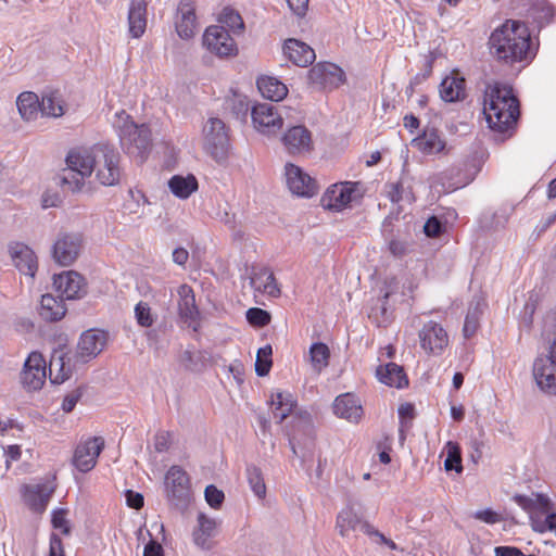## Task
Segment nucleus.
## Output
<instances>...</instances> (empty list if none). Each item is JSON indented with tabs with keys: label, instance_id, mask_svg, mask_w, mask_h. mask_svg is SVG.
I'll return each mask as SVG.
<instances>
[{
	"label": "nucleus",
	"instance_id": "nucleus-27",
	"mask_svg": "<svg viewBox=\"0 0 556 556\" xmlns=\"http://www.w3.org/2000/svg\"><path fill=\"white\" fill-rule=\"evenodd\" d=\"M333 413L349 422H358L364 414L359 399L352 393L340 394L333 402Z\"/></svg>",
	"mask_w": 556,
	"mask_h": 556
},
{
	"label": "nucleus",
	"instance_id": "nucleus-8",
	"mask_svg": "<svg viewBox=\"0 0 556 556\" xmlns=\"http://www.w3.org/2000/svg\"><path fill=\"white\" fill-rule=\"evenodd\" d=\"M119 154L108 144H98L96 177L103 186H114L121 177Z\"/></svg>",
	"mask_w": 556,
	"mask_h": 556
},
{
	"label": "nucleus",
	"instance_id": "nucleus-6",
	"mask_svg": "<svg viewBox=\"0 0 556 556\" xmlns=\"http://www.w3.org/2000/svg\"><path fill=\"white\" fill-rule=\"evenodd\" d=\"M201 144L203 150L217 162L227 159L230 140L229 128L218 117H210L202 127Z\"/></svg>",
	"mask_w": 556,
	"mask_h": 556
},
{
	"label": "nucleus",
	"instance_id": "nucleus-5",
	"mask_svg": "<svg viewBox=\"0 0 556 556\" xmlns=\"http://www.w3.org/2000/svg\"><path fill=\"white\" fill-rule=\"evenodd\" d=\"M365 193L359 181H341L330 185L320 199L321 206L330 212L340 213L357 204Z\"/></svg>",
	"mask_w": 556,
	"mask_h": 556
},
{
	"label": "nucleus",
	"instance_id": "nucleus-40",
	"mask_svg": "<svg viewBox=\"0 0 556 556\" xmlns=\"http://www.w3.org/2000/svg\"><path fill=\"white\" fill-rule=\"evenodd\" d=\"M295 408V401L290 393L277 392L271 395V410L278 422L283 421Z\"/></svg>",
	"mask_w": 556,
	"mask_h": 556
},
{
	"label": "nucleus",
	"instance_id": "nucleus-55",
	"mask_svg": "<svg viewBox=\"0 0 556 556\" xmlns=\"http://www.w3.org/2000/svg\"><path fill=\"white\" fill-rule=\"evenodd\" d=\"M473 518L488 525H494L502 520L501 515L490 508L475 511Z\"/></svg>",
	"mask_w": 556,
	"mask_h": 556
},
{
	"label": "nucleus",
	"instance_id": "nucleus-18",
	"mask_svg": "<svg viewBox=\"0 0 556 556\" xmlns=\"http://www.w3.org/2000/svg\"><path fill=\"white\" fill-rule=\"evenodd\" d=\"M220 520L199 513L197 523L192 529L191 538L193 544L202 549L210 551L214 547V538L218 534Z\"/></svg>",
	"mask_w": 556,
	"mask_h": 556
},
{
	"label": "nucleus",
	"instance_id": "nucleus-15",
	"mask_svg": "<svg viewBox=\"0 0 556 556\" xmlns=\"http://www.w3.org/2000/svg\"><path fill=\"white\" fill-rule=\"evenodd\" d=\"M104 447V440L101 437L81 440L73 455V465L80 472H88L94 468L98 457Z\"/></svg>",
	"mask_w": 556,
	"mask_h": 556
},
{
	"label": "nucleus",
	"instance_id": "nucleus-10",
	"mask_svg": "<svg viewBox=\"0 0 556 556\" xmlns=\"http://www.w3.org/2000/svg\"><path fill=\"white\" fill-rule=\"evenodd\" d=\"M167 498L175 505H185L190 500V480L179 466H172L165 475Z\"/></svg>",
	"mask_w": 556,
	"mask_h": 556
},
{
	"label": "nucleus",
	"instance_id": "nucleus-37",
	"mask_svg": "<svg viewBox=\"0 0 556 556\" xmlns=\"http://www.w3.org/2000/svg\"><path fill=\"white\" fill-rule=\"evenodd\" d=\"M17 110L24 121H34L41 113V101L34 92H22L16 100Z\"/></svg>",
	"mask_w": 556,
	"mask_h": 556
},
{
	"label": "nucleus",
	"instance_id": "nucleus-53",
	"mask_svg": "<svg viewBox=\"0 0 556 556\" xmlns=\"http://www.w3.org/2000/svg\"><path fill=\"white\" fill-rule=\"evenodd\" d=\"M247 319L252 325L265 326L270 321V316L266 311H264L262 308L253 307V308L248 309Z\"/></svg>",
	"mask_w": 556,
	"mask_h": 556
},
{
	"label": "nucleus",
	"instance_id": "nucleus-58",
	"mask_svg": "<svg viewBox=\"0 0 556 556\" xmlns=\"http://www.w3.org/2000/svg\"><path fill=\"white\" fill-rule=\"evenodd\" d=\"M49 556H65L62 541L56 534L50 538Z\"/></svg>",
	"mask_w": 556,
	"mask_h": 556
},
{
	"label": "nucleus",
	"instance_id": "nucleus-41",
	"mask_svg": "<svg viewBox=\"0 0 556 556\" xmlns=\"http://www.w3.org/2000/svg\"><path fill=\"white\" fill-rule=\"evenodd\" d=\"M329 348L321 342H315L308 350L307 361L315 374H320L329 364Z\"/></svg>",
	"mask_w": 556,
	"mask_h": 556
},
{
	"label": "nucleus",
	"instance_id": "nucleus-42",
	"mask_svg": "<svg viewBox=\"0 0 556 556\" xmlns=\"http://www.w3.org/2000/svg\"><path fill=\"white\" fill-rule=\"evenodd\" d=\"M41 114L48 117H60L65 113V102L59 92L52 91L42 96Z\"/></svg>",
	"mask_w": 556,
	"mask_h": 556
},
{
	"label": "nucleus",
	"instance_id": "nucleus-63",
	"mask_svg": "<svg viewBox=\"0 0 556 556\" xmlns=\"http://www.w3.org/2000/svg\"><path fill=\"white\" fill-rule=\"evenodd\" d=\"M126 501L127 505L135 509H139L143 506V496L130 490L126 492Z\"/></svg>",
	"mask_w": 556,
	"mask_h": 556
},
{
	"label": "nucleus",
	"instance_id": "nucleus-56",
	"mask_svg": "<svg viewBox=\"0 0 556 556\" xmlns=\"http://www.w3.org/2000/svg\"><path fill=\"white\" fill-rule=\"evenodd\" d=\"M441 229L442 225L437 217L429 218L424 226V231L428 237H437Z\"/></svg>",
	"mask_w": 556,
	"mask_h": 556
},
{
	"label": "nucleus",
	"instance_id": "nucleus-39",
	"mask_svg": "<svg viewBox=\"0 0 556 556\" xmlns=\"http://www.w3.org/2000/svg\"><path fill=\"white\" fill-rule=\"evenodd\" d=\"M416 148L426 154H437L445 149V140L435 129L426 130L422 136L414 140Z\"/></svg>",
	"mask_w": 556,
	"mask_h": 556
},
{
	"label": "nucleus",
	"instance_id": "nucleus-11",
	"mask_svg": "<svg viewBox=\"0 0 556 556\" xmlns=\"http://www.w3.org/2000/svg\"><path fill=\"white\" fill-rule=\"evenodd\" d=\"M419 344L428 355L439 356L448 345L446 330L437 321L430 320L424 324L418 332Z\"/></svg>",
	"mask_w": 556,
	"mask_h": 556
},
{
	"label": "nucleus",
	"instance_id": "nucleus-35",
	"mask_svg": "<svg viewBox=\"0 0 556 556\" xmlns=\"http://www.w3.org/2000/svg\"><path fill=\"white\" fill-rule=\"evenodd\" d=\"M378 380L389 387L403 388L407 384L403 368L394 363L380 366L376 370Z\"/></svg>",
	"mask_w": 556,
	"mask_h": 556
},
{
	"label": "nucleus",
	"instance_id": "nucleus-57",
	"mask_svg": "<svg viewBox=\"0 0 556 556\" xmlns=\"http://www.w3.org/2000/svg\"><path fill=\"white\" fill-rule=\"evenodd\" d=\"M79 399H80V393L78 391H73V392L68 393L63 399L62 409L65 413H71L74 409V407L76 406Z\"/></svg>",
	"mask_w": 556,
	"mask_h": 556
},
{
	"label": "nucleus",
	"instance_id": "nucleus-19",
	"mask_svg": "<svg viewBox=\"0 0 556 556\" xmlns=\"http://www.w3.org/2000/svg\"><path fill=\"white\" fill-rule=\"evenodd\" d=\"M308 80L318 88L333 89L343 84L344 72L330 62L317 63L309 70Z\"/></svg>",
	"mask_w": 556,
	"mask_h": 556
},
{
	"label": "nucleus",
	"instance_id": "nucleus-54",
	"mask_svg": "<svg viewBox=\"0 0 556 556\" xmlns=\"http://www.w3.org/2000/svg\"><path fill=\"white\" fill-rule=\"evenodd\" d=\"M205 501L213 508H218L224 501L223 491L218 490L215 485H207L204 491Z\"/></svg>",
	"mask_w": 556,
	"mask_h": 556
},
{
	"label": "nucleus",
	"instance_id": "nucleus-29",
	"mask_svg": "<svg viewBox=\"0 0 556 556\" xmlns=\"http://www.w3.org/2000/svg\"><path fill=\"white\" fill-rule=\"evenodd\" d=\"M440 97L445 102L460 101L466 96L465 78L456 71L446 75L439 86Z\"/></svg>",
	"mask_w": 556,
	"mask_h": 556
},
{
	"label": "nucleus",
	"instance_id": "nucleus-48",
	"mask_svg": "<svg viewBox=\"0 0 556 556\" xmlns=\"http://www.w3.org/2000/svg\"><path fill=\"white\" fill-rule=\"evenodd\" d=\"M135 318L139 326L149 328L155 323L156 315L152 312L148 303L140 301L135 306Z\"/></svg>",
	"mask_w": 556,
	"mask_h": 556
},
{
	"label": "nucleus",
	"instance_id": "nucleus-22",
	"mask_svg": "<svg viewBox=\"0 0 556 556\" xmlns=\"http://www.w3.org/2000/svg\"><path fill=\"white\" fill-rule=\"evenodd\" d=\"M533 378L543 393L556 395V361L553 357H538L534 361Z\"/></svg>",
	"mask_w": 556,
	"mask_h": 556
},
{
	"label": "nucleus",
	"instance_id": "nucleus-14",
	"mask_svg": "<svg viewBox=\"0 0 556 556\" xmlns=\"http://www.w3.org/2000/svg\"><path fill=\"white\" fill-rule=\"evenodd\" d=\"M285 177L289 190L298 197L312 198L318 191L316 180L293 163L286 164Z\"/></svg>",
	"mask_w": 556,
	"mask_h": 556
},
{
	"label": "nucleus",
	"instance_id": "nucleus-4",
	"mask_svg": "<svg viewBox=\"0 0 556 556\" xmlns=\"http://www.w3.org/2000/svg\"><path fill=\"white\" fill-rule=\"evenodd\" d=\"M111 123L126 152L144 160L151 142L149 128L144 124L137 125L124 110L115 112Z\"/></svg>",
	"mask_w": 556,
	"mask_h": 556
},
{
	"label": "nucleus",
	"instance_id": "nucleus-62",
	"mask_svg": "<svg viewBox=\"0 0 556 556\" xmlns=\"http://www.w3.org/2000/svg\"><path fill=\"white\" fill-rule=\"evenodd\" d=\"M61 200L56 192L46 191L42 194L41 203L45 208L58 206Z\"/></svg>",
	"mask_w": 556,
	"mask_h": 556
},
{
	"label": "nucleus",
	"instance_id": "nucleus-30",
	"mask_svg": "<svg viewBox=\"0 0 556 556\" xmlns=\"http://www.w3.org/2000/svg\"><path fill=\"white\" fill-rule=\"evenodd\" d=\"M368 525L352 506H346L337 516L336 529L340 536L350 538L357 530L363 531V526Z\"/></svg>",
	"mask_w": 556,
	"mask_h": 556
},
{
	"label": "nucleus",
	"instance_id": "nucleus-17",
	"mask_svg": "<svg viewBox=\"0 0 556 556\" xmlns=\"http://www.w3.org/2000/svg\"><path fill=\"white\" fill-rule=\"evenodd\" d=\"M53 287L65 300L80 299L86 294V280L75 270H65L53 276Z\"/></svg>",
	"mask_w": 556,
	"mask_h": 556
},
{
	"label": "nucleus",
	"instance_id": "nucleus-34",
	"mask_svg": "<svg viewBox=\"0 0 556 556\" xmlns=\"http://www.w3.org/2000/svg\"><path fill=\"white\" fill-rule=\"evenodd\" d=\"M255 292L277 298L280 289L276 282L274 274L268 269H261L253 274L250 281Z\"/></svg>",
	"mask_w": 556,
	"mask_h": 556
},
{
	"label": "nucleus",
	"instance_id": "nucleus-21",
	"mask_svg": "<svg viewBox=\"0 0 556 556\" xmlns=\"http://www.w3.org/2000/svg\"><path fill=\"white\" fill-rule=\"evenodd\" d=\"M54 492V486L49 482L24 484L21 488L22 498L25 505L35 513H42Z\"/></svg>",
	"mask_w": 556,
	"mask_h": 556
},
{
	"label": "nucleus",
	"instance_id": "nucleus-47",
	"mask_svg": "<svg viewBox=\"0 0 556 556\" xmlns=\"http://www.w3.org/2000/svg\"><path fill=\"white\" fill-rule=\"evenodd\" d=\"M247 477L252 492L258 498H264L266 495V485L261 469L255 466L248 467Z\"/></svg>",
	"mask_w": 556,
	"mask_h": 556
},
{
	"label": "nucleus",
	"instance_id": "nucleus-3",
	"mask_svg": "<svg viewBox=\"0 0 556 556\" xmlns=\"http://www.w3.org/2000/svg\"><path fill=\"white\" fill-rule=\"evenodd\" d=\"M98 161V144L72 149L66 156L67 168L63 170L61 182L72 192L81 191L86 179L94 172Z\"/></svg>",
	"mask_w": 556,
	"mask_h": 556
},
{
	"label": "nucleus",
	"instance_id": "nucleus-28",
	"mask_svg": "<svg viewBox=\"0 0 556 556\" xmlns=\"http://www.w3.org/2000/svg\"><path fill=\"white\" fill-rule=\"evenodd\" d=\"M10 255L14 266L24 275L35 276L38 267L35 252L26 244L16 242L10 245Z\"/></svg>",
	"mask_w": 556,
	"mask_h": 556
},
{
	"label": "nucleus",
	"instance_id": "nucleus-26",
	"mask_svg": "<svg viewBox=\"0 0 556 556\" xmlns=\"http://www.w3.org/2000/svg\"><path fill=\"white\" fill-rule=\"evenodd\" d=\"M515 502L530 516V525L533 528L534 517H545L554 510V503L552 500L542 493H532L530 496L516 495Z\"/></svg>",
	"mask_w": 556,
	"mask_h": 556
},
{
	"label": "nucleus",
	"instance_id": "nucleus-31",
	"mask_svg": "<svg viewBox=\"0 0 556 556\" xmlns=\"http://www.w3.org/2000/svg\"><path fill=\"white\" fill-rule=\"evenodd\" d=\"M285 55L299 66H307L315 60L314 50L298 39H288L283 45Z\"/></svg>",
	"mask_w": 556,
	"mask_h": 556
},
{
	"label": "nucleus",
	"instance_id": "nucleus-61",
	"mask_svg": "<svg viewBox=\"0 0 556 556\" xmlns=\"http://www.w3.org/2000/svg\"><path fill=\"white\" fill-rule=\"evenodd\" d=\"M173 262L178 266H185L189 260V252L185 248H176L172 253Z\"/></svg>",
	"mask_w": 556,
	"mask_h": 556
},
{
	"label": "nucleus",
	"instance_id": "nucleus-24",
	"mask_svg": "<svg viewBox=\"0 0 556 556\" xmlns=\"http://www.w3.org/2000/svg\"><path fill=\"white\" fill-rule=\"evenodd\" d=\"M177 308L182 321L197 330L199 325V309L195 305V298L190 286L184 283L177 288Z\"/></svg>",
	"mask_w": 556,
	"mask_h": 556
},
{
	"label": "nucleus",
	"instance_id": "nucleus-44",
	"mask_svg": "<svg viewBox=\"0 0 556 556\" xmlns=\"http://www.w3.org/2000/svg\"><path fill=\"white\" fill-rule=\"evenodd\" d=\"M483 306L482 301H477L470 305L463 327V332L466 338H470L477 332L479 320L483 313Z\"/></svg>",
	"mask_w": 556,
	"mask_h": 556
},
{
	"label": "nucleus",
	"instance_id": "nucleus-50",
	"mask_svg": "<svg viewBox=\"0 0 556 556\" xmlns=\"http://www.w3.org/2000/svg\"><path fill=\"white\" fill-rule=\"evenodd\" d=\"M67 517V509L56 508L52 510L51 522L53 529L60 531L62 534L65 535H68L71 533V522Z\"/></svg>",
	"mask_w": 556,
	"mask_h": 556
},
{
	"label": "nucleus",
	"instance_id": "nucleus-49",
	"mask_svg": "<svg viewBox=\"0 0 556 556\" xmlns=\"http://www.w3.org/2000/svg\"><path fill=\"white\" fill-rule=\"evenodd\" d=\"M273 350L270 345H265L257 351L255 371L258 376H266L271 367Z\"/></svg>",
	"mask_w": 556,
	"mask_h": 556
},
{
	"label": "nucleus",
	"instance_id": "nucleus-43",
	"mask_svg": "<svg viewBox=\"0 0 556 556\" xmlns=\"http://www.w3.org/2000/svg\"><path fill=\"white\" fill-rule=\"evenodd\" d=\"M179 362L187 370L200 371L204 367L205 358L204 354L200 350L190 346L181 352Z\"/></svg>",
	"mask_w": 556,
	"mask_h": 556
},
{
	"label": "nucleus",
	"instance_id": "nucleus-64",
	"mask_svg": "<svg viewBox=\"0 0 556 556\" xmlns=\"http://www.w3.org/2000/svg\"><path fill=\"white\" fill-rule=\"evenodd\" d=\"M143 556H164L162 545L154 540H150L144 547Z\"/></svg>",
	"mask_w": 556,
	"mask_h": 556
},
{
	"label": "nucleus",
	"instance_id": "nucleus-33",
	"mask_svg": "<svg viewBox=\"0 0 556 556\" xmlns=\"http://www.w3.org/2000/svg\"><path fill=\"white\" fill-rule=\"evenodd\" d=\"M261 94L271 101H280L288 94L287 86L273 76H261L256 80Z\"/></svg>",
	"mask_w": 556,
	"mask_h": 556
},
{
	"label": "nucleus",
	"instance_id": "nucleus-25",
	"mask_svg": "<svg viewBox=\"0 0 556 556\" xmlns=\"http://www.w3.org/2000/svg\"><path fill=\"white\" fill-rule=\"evenodd\" d=\"M175 26L176 31L181 39H190L194 36L198 23L193 0H180L177 9Z\"/></svg>",
	"mask_w": 556,
	"mask_h": 556
},
{
	"label": "nucleus",
	"instance_id": "nucleus-2",
	"mask_svg": "<svg viewBox=\"0 0 556 556\" xmlns=\"http://www.w3.org/2000/svg\"><path fill=\"white\" fill-rule=\"evenodd\" d=\"M489 45L492 55L505 62L522 61L531 53L528 27L518 21L508 20L495 28Z\"/></svg>",
	"mask_w": 556,
	"mask_h": 556
},
{
	"label": "nucleus",
	"instance_id": "nucleus-23",
	"mask_svg": "<svg viewBox=\"0 0 556 556\" xmlns=\"http://www.w3.org/2000/svg\"><path fill=\"white\" fill-rule=\"evenodd\" d=\"M79 366L75 364L74 356H68L63 349L54 350L49 362V378L52 383H63L70 379L74 369Z\"/></svg>",
	"mask_w": 556,
	"mask_h": 556
},
{
	"label": "nucleus",
	"instance_id": "nucleus-51",
	"mask_svg": "<svg viewBox=\"0 0 556 556\" xmlns=\"http://www.w3.org/2000/svg\"><path fill=\"white\" fill-rule=\"evenodd\" d=\"M387 197L393 202L401 201L412 202L413 197L409 191L405 190L402 182H390L386 186Z\"/></svg>",
	"mask_w": 556,
	"mask_h": 556
},
{
	"label": "nucleus",
	"instance_id": "nucleus-16",
	"mask_svg": "<svg viewBox=\"0 0 556 556\" xmlns=\"http://www.w3.org/2000/svg\"><path fill=\"white\" fill-rule=\"evenodd\" d=\"M251 117L254 128L264 135H275L283 125L282 116L269 103H257L252 106Z\"/></svg>",
	"mask_w": 556,
	"mask_h": 556
},
{
	"label": "nucleus",
	"instance_id": "nucleus-45",
	"mask_svg": "<svg viewBox=\"0 0 556 556\" xmlns=\"http://www.w3.org/2000/svg\"><path fill=\"white\" fill-rule=\"evenodd\" d=\"M219 23L222 24L220 26H224L233 35H239L244 29V23L240 14L229 8L224 9L220 13Z\"/></svg>",
	"mask_w": 556,
	"mask_h": 556
},
{
	"label": "nucleus",
	"instance_id": "nucleus-1",
	"mask_svg": "<svg viewBox=\"0 0 556 556\" xmlns=\"http://www.w3.org/2000/svg\"><path fill=\"white\" fill-rule=\"evenodd\" d=\"M483 114L489 127L497 132L510 130L519 116V103L508 85H488L484 93Z\"/></svg>",
	"mask_w": 556,
	"mask_h": 556
},
{
	"label": "nucleus",
	"instance_id": "nucleus-60",
	"mask_svg": "<svg viewBox=\"0 0 556 556\" xmlns=\"http://www.w3.org/2000/svg\"><path fill=\"white\" fill-rule=\"evenodd\" d=\"M21 454H22V452H21V447L18 445H8L3 450V455L5 457L7 467L10 466L11 462H15V460L20 459Z\"/></svg>",
	"mask_w": 556,
	"mask_h": 556
},
{
	"label": "nucleus",
	"instance_id": "nucleus-12",
	"mask_svg": "<svg viewBox=\"0 0 556 556\" xmlns=\"http://www.w3.org/2000/svg\"><path fill=\"white\" fill-rule=\"evenodd\" d=\"M83 249L79 233H61L52 247V258L61 266H71L78 258Z\"/></svg>",
	"mask_w": 556,
	"mask_h": 556
},
{
	"label": "nucleus",
	"instance_id": "nucleus-59",
	"mask_svg": "<svg viewBox=\"0 0 556 556\" xmlns=\"http://www.w3.org/2000/svg\"><path fill=\"white\" fill-rule=\"evenodd\" d=\"M154 447L157 452H165L169 447V433L162 431L154 438Z\"/></svg>",
	"mask_w": 556,
	"mask_h": 556
},
{
	"label": "nucleus",
	"instance_id": "nucleus-52",
	"mask_svg": "<svg viewBox=\"0 0 556 556\" xmlns=\"http://www.w3.org/2000/svg\"><path fill=\"white\" fill-rule=\"evenodd\" d=\"M539 533L553 532L556 536V513L552 511L545 517H534L533 528Z\"/></svg>",
	"mask_w": 556,
	"mask_h": 556
},
{
	"label": "nucleus",
	"instance_id": "nucleus-9",
	"mask_svg": "<svg viewBox=\"0 0 556 556\" xmlns=\"http://www.w3.org/2000/svg\"><path fill=\"white\" fill-rule=\"evenodd\" d=\"M106 333L102 330L89 329L81 333L73 354L75 364L84 365L96 358L106 345Z\"/></svg>",
	"mask_w": 556,
	"mask_h": 556
},
{
	"label": "nucleus",
	"instance_id": "nucleus-7",
	"mask_svg": "<svg viewBox=\"0 0 556 556\" xmlns=\"http://www.w3.org/2000/svg\"><path fill=\"white\" fill-rule=\"evenodd\" d=\"M203 47L218 58H233L238 47L229 31L220 25L208 26L202 36Z\"/></svg>",
	"mask_w": 556,
	"mask_h": 556
},
{
	"label": "nucleus",
	"instance_id": "nucleus-32",
	"mask_svg": "<svg viewBox=\"0 0 556 556\" xmlns=\"http://www.w3.org/2000/svg\"><path fill=\"white\" fill-rule=\"evenodd\" d=\"M147 4L143 0H134L128 12L129 34L132 38H140L147 27Z\"/></svg>",
	"mask_w": 556,
	"mask_h": 556
},
{
	"label": "nucleus",
	"instance_id": "nucleus-38",
	"mask_svg": "<svg viewBox=\"0 0 556 556\" xmlns=\"http://www.w3.org/2000/svg\"><path fill=\"white\" fill-rule=\"evenodd\" d=\"M64 299H58L52 294H45L41 296L40 315L49 321H56L62 319L66 314V306L63 302Z\"/></svg>",
	"mask_w": 556,
	"mask_h": 556
},
{
	"label": "nucleus",
	"instance_id": "nucleus-46",
	"mask_svg": "<svg viewBox=\"0 0 556 556\" xmlns=\"http://www.w3.org/2000/svg\"><path fill=\"white\" fill-rule=\"evenodd\" d=\"M446 458L444 462L445 470L463 471L460 447L456 442L448 441L444 446Z\"/></svg>",
	"mask_w": 556,
	"mask_h": 556
},
{
	"label": "nucleus",
	"instance_id": "nucleus-20",
	"mask_svg": "<svg viewBox=\"0 0 556 556\" xmlns=\"http://www.w3.org/2000/svg\"><path fill=\"white\" fill-rule=\"evenodd\" d=\"M47 378L46 359L42 354L31 352L25 361L24 368L21 374L23 386L28 390H39Z\"/></svg>",
	"mask_w": 556,
	"mask_h": 556
},
{
	"label": "nucleus",
	"instance_id": "nucleus-13",
	"mask_svg": "<svg viewBox=\"0 0 556 556\" xmlns=\"http://www.w3.org/2000/svg\"><path fill=\"white\" fill-rule=\"evenodd\" d=\"M281 143L286 152L293 156L309 154L314 149L312 131L303 125L287 128Z\"/></svg>",
	"mask_w": 556,
	"mask_h": 556
},
{
	"label": "nucleus",
	"instance_id": "nucleus-36",
	"mask_svg": "<svg viewBox=\"0 0 556 556\" xmlns=\"http://www.w3.org/2000/svg\"><path fill=\"white\" fill-rule=\"evenodd\" d=\"M170 192L178 199H188L198 190V180L193 175H175L168 180Z\"/></svg>",
	"mask_w": 556,
	"mask_h": 556
}]
</instances>
